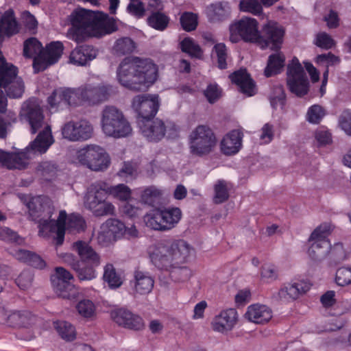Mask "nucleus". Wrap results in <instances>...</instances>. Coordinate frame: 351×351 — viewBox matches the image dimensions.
Masks as SVG:
<instances>
[{"instance_id":"41","label":"nucleus","mask_w":351,"mask_h":351,"mask_svg":"<svg viewBox=\"0 0 351 351\" xmlns=\"http://www.w3.org/2000/svg\"><path fill=\"white\" fill-rule=\"evenodd\" d=\"M135 48L134 41L129 37H123L117 40L113 47L118 56L132 53Z\"/></svg>"},{"instance_id":"9","label":"nucleus","mask_w":351,"mask_h":351,"mask_svg":"<svg viewBox=\"0 0 351 351\" xmlns=\"http://www.w3.org/2000/svg\"><path fill=\"white\" fill-rule=\"evenodd\" d=\"M215 145V134L206 125H198L189 136V148L193 155L197 156L208 155Z\"/></svg>"},{"instance_id":"64","label":"nucleus","mask_w":351,"mask_h":351,"mask_svg":"<svg viewBox=\"0 0 351 351\" xmlns=\"http://www.w3.org/2000/svg\"><path fill=\"white\" fill-rule=\"evenodd\" d=\"M339 125L341 129L348 135H351V112L344 111L339 117Z\"/></svg>"},{"instance_id":"21","label":"nucleus","mask_w":351,"mask_h":351,"mask_svg":"<svg viewBox=\"0 0 351 351\" xmlns=\"http://www.w3.org/2000/svg\"><path fill=\"white\" fill-rule=\"evenodd\" d=\"M237 321V313L234 308L222 311L216 316L212 322L213 330L218 332H226L232 329Z\"/></svg>"},{"instance_id":"42","label":"nucleus","mask_w":351,"mask_h":351,"mask_svg":"<svg viewBox=\"0 0 351 351\" xmlns=\"http://www.w3.org/2000/svg\"><path fill=\"white\" fill-rule=\"evenodd\" d=\"M104 280L111 289L118 288L123 283L121 278L117 274L115 268L111 264H107L104 267Z\"/></svg>"},{"instance_id":"26","label":"nucleus","mask_w":351,"mask_h":351,"mask_svg":"<svg viewBox=\"0 0 351 351\" xmlns=\"http://www.w3.org/2000/svg\"><path fill=\"white\" fill-rule=\"evenodd\" d=\"M272 317L271 309L265 305L254 304L248 307L245 317L255 324L267 322Z\"/></svg>"},{"instance_id":"19","label":"nucleus","mask_w":351,"mask_h":351,"mask_svg":"<svg viewBox=\"0 0 351 351\" xmlns=\"http://www.w3.org/2000/svg\"><path fill=\"white\" fill-rule=\"evenodd\" d=\"M66 219V213L61 210L57 220H40V234H43L46 230L55 233L53 239L56 245H61L64 242L65 234V223Z\"/></svg>"},{"instance_id":"63","label":"nucleus","mask_w":351,"mask_h":351,"mask_svg":"<svg viewBox=\"0 0 351 351\" xmlns=\"http://www.w3.org/2000/svg\"><path fill=\"white\" fill-rule=\"evenodd\" d=\"M57 169V165L49 161L42 162L38 167V170L41 171L43 176H53Z\"/></svg>"},{"instance_id":"10","label":"nucleus","mask_w":351,"mask_h":351,"mask_svg":"<svg viewBox=\"0 0 351 351\" xmlns=\"http://www.w3.org/2000/svg\"><path fill=\"white\" fill-rule=\"evenodd\" d=\"M229 31L230 40L233 43H237L241 40L256 43L260 33L258 21L250 17H243L231 23Z\"/></svg>"},{"instance_id":"35","label":"nucleus","mask_w":351,"mask_h":351,"mask_svg":"<svg viewBox=\"0 0 351 351\" xmlns=\"http://www.w3.org/2000/svg\"><path fill=\"white\" fill-rule=\"evenodd\" d=\"M56 294L63 299L75 300L79 296V291L71 282H60L53 286Z\"/></svg>"},{"instance_id":"49","label":"nucleus","mask_w":351,"mask_h":351,"mask_svg":"<svg viewBox=\"0 0 351 351\" xmlns=\"http://www.w3.org/2000/svg\"><path fill=\"white\" fill-rule=\"evenodd\" d=\"M241 11L259 15L262 13L263 8L258 0H241L239 3Z\"/></svg>"},{"instance_id":"18","label":"nucleus","mask_w":351,"mask_h":351,"mask_svg":"<svg viewBox=\"0 0 351 351\" xmlns=\"http://www.w3.org/2000/svg\"><path fill=\"white\" fill-rule=\"evenodd\" d=\"M112 319L119 326L133 330H141L145 327L143 319L125 308H118L111 311Z\"/></svg>"},{"instance_id":"11","label":"nucleus","mask_w":351,"mask_h":351,"mask_svg":"<svg viewBox=\"0 0 351 351\" xmlns=\"http://www.w3.org/2000/svg\"><path fill=\"white\" fill-rule=\"evenodd\" d=\"M182 213L180 208L157 210L147 214L144 221L148 228L155 230L165 231L172 229L180 220Z\"/></svg>"},{"instance_id":"3","label":"nucleus","mask_w":351,"mask_h":351,"mask_svg":"<svg viewBox=\"0 0 351 351\" xmlns=\"http://www.w3.org/2000/svg\"><path fill=\"white\" fill-rule=\"evenodd\" d=\"M53 138L49 126L38 134L24 150L20 152H6L0 149V163L9 169H25L29 160L47 152L53 144Z\"/></svg>"},{"instance_id":"55","label":"nucleus","mask_w":351,"mask_h":351,"mask_svg":"<svg viewBox=\"0 0 351 351\" xmlns=\"http://www.w3.org/2000/svg\"><path fill=\"white\" fill-rule=\"evenodd\" d=\"M78 313L84 317H90L94 315L95 306L89 300H83L77 305Z\"/></svg>"},{"instance_id":"50","label":"nucleus","mask_w":351,"mask_h":351,"mask_svg":"<svg viewBox=\"0 0 351 351\" xmlns=\"http://www.w3.org/2000/svg\"><path fill=\"white\" fill-rule=\"evenodd\" d=\"M325 115L324 108L319 105H314L311 106L306 114L307 121L311 123H319L321 119Z\"/></svg>"},{"instance_id":"31","label":"nucleus","mask_w":351,"mask_h":351,"mask_svg":"<svg viewBox=\"0 0 351 351\" xmlns=\"http://www.w3.org/2000/svg\"><path fill=\"white\" fill-rule=\"evenodd\" d=\"M311 243L308 248V255L311 258L316 262L324 260L329 252L330 243L328 239L308 240Z\"/></svg>"},{"instance_id":"13","label":"nucleus","mask_w":351,"mask_h":351,"mask_svg":"<svg viewBox=\"0 0 351 351\" xmlns=\"http://www.w3.org/2000/svg\"><path fill=\"white\" fill-rule=\"evenodd\" d=\"M92 10L79 8L74 10L69 16L71 27L69 29L71 38L77 43L87 39V31L93 14Z\"/></svg>"},{"instance_id":"38","label":"nucleus","mask_w":351,"mask_h":351,"mask_svg":"<svg viewBox=\"0 0 351 351\" xmlns=\"http://www.w3.org/2000/svg\"><path fill=\"white\" fill-rule=\"evenodd\" d=\"M27 208L32 215L40 216V214L45 212L49 208L48 198L42 196L34 197L27 204Z\"/></svg>"},{"instance_id":"17","label":"nucleus","mask_w":351,"mask_h":351,"mask_svg":"<svg viewBox=\"0 0 351 351\" xmlns=\"http://www.w3.org/2000/svg\"><path fill=\"white\" fill-rule=\"evenodd\" d=\"M93 133V124L86 119H81L76 122L68 121L62 128L63 138L72 142L88 140L92 138Z\"/></svg>"},{"instance_id":"27","label":"nucleus","mask_w":351,"mask_h":351,"mask_svg":"<svg viewBox=\"0 0 351 351\" xmlns=\"http://www.w3.org/2000/svg\"><path fill=\"white\" fill-rule=\"evenodd\" d=\"M242 136L239 130H232L223 137L221 143V149L226 155L237 153L241 146Z\"/></svg>"},{"instance_id":"44","label":"nucleus","mask_w":351,"mask_h":351,"mask_svg":"<svg viewBox=\"0 0 351 351\" xmlns=\"http://www.w3.org/2000/svg\"><path fill=\"white\" fill-rule=\"evenodd\" d=\"M54 327L63 339L68 341L75 339V330L70 323L64 321L56 322L54 323Z\"/></svg>"},{"instance_id":"37","label":"nucleus","mask_w":351,"mask_h":351,"mask_svg":"<svg viewBox=\"0 0 351 351\" xmlns=\"http://www.w3.org/2000/svg\"><path fill=\"white\" fill-rule=\"evenodd\" d=\"M180 47L182 52L187 53L191 58H200L203 55L200 46L190 37L184 38L180 43Z\"/></svg>"},{"instance_id":"60","label":"nucleus","mask_w":351,"mask_h":351,"mask_svg":"<svg viewBox=\"0 0 351 351\" xmlns=\"http://www.w3.org/2000/svg\"><path fill=\"white\" fill-rule=\"evenodd\" d=\"M314 136L319 146H326L332 143L331 134L324 129L317 130Z\"/></svg>"},{"instance_id":"20","label":"nucleus","mask_w":351,"mask_h":351,"mask_svg":"<svg viewBox=\"0 0 351 351\" xmlns=\"http://www.w3.org/2000/svg\"><path fill=\"white\" fill-rule=\"evenodd\" d=\"M287 85L289 88H309L308 79L297 58L287 66Z\"/></svg>"},{"instance_id":"33","label":"nucleus","mask_w":351,"mask_h":351,"mask_svg":"<svg viewBox=\"0 0 351 351\" xmlns=\"http://www.w3.org/2000/svg\"><path fill=\"white\" fill-rule=\"evenodd\" d=\"M285 64V57L282 53H272L268 57L264 70L265 75L269 77L281 73Z\"/></svg>"},{"instance_id":"23","label":"nucleus","mask_w":351,"mask_h":351,"mask_svg":"<svg viewBox=\"0 0 351 351\" xmlns=\"http://www.w3.org/2000/svg\"><path fill=\"white\" fill-rule=\"evenodd\" d=\"M82 90V101L89 105H96L108 101L116 95L112 89H75Z\"/></svg>"},{"instance_id":"12","label":"nucleus","mask_w":351,"mask_h":351,"mask_svg":"<svg viewBox=\"0 0 351 351\" xmlns=\"http://www.w3.org/2000/svg\"><path fill=\"white\" fill-rule=\"evenodd\" d=\"M19 117L21 120H25L29 123L32 134L36 133L41 128H43L41 131L43 132L47 126L51 128L45 121V116L40 102L35 98L29 99L23 104Z\"/></svg>"},{"instance_id":"14","label":"nucleus","mask_w":351,"mask_h":351,"mask_svg":"<svg viewBox=\"0 0 351 351\" xmlns=\"http://www.w3.org/2000/svg\"><path fill=\"white\" fill-rule=\"evenodd\" d=\"M160 105L156 94H141L132 100L131 107L137 114L139 121L154 118Z\"/></svg>"},{"instance_id":"1","label":"nucleus","mask_w":351,"mask_h":351,"mask_svg":"<svg viewBox=\"0 0 351 351\" xmlns=\"http://www.w3.org/2000/svg\"><path fill=\"white\" fill-rule=\"evenodd\" d=\"M158 77V66L149 58L126 57L121 61L117 69L119 82L124 88H136V84L149 88L155 83Z\"/></svg>"},{"instance_id":"22","label":"nucleus","mask_w":351,"mask_h":351,"mask_svg":"<svg viewBox=\"0 0 351 351\" xmlns=\"http://www.w3.org/2000/svg\"><path fill=\"white\" fill-rule=\"evenodd\" d=\"M231 8L228 2L217 1L206 7V16L210 22H222L230 16Z\"/></svg>"},{"instance_id":"29","label":"nucleus","mask_w":351,"mask_h":351,"mask_svg":"<svg viewBox=\"0 0 351 351\" xmlns=\"http://www.w3.org/2000/svg\"><path fill=\"white\" fill-rule=\"evenodd\" d=\"M308 289V286L302 282L288 284L279 290L278 298L280 300H296L304 294Z\"/></svg>"},{"instance_id":"40","label":"nucleus","mask_w":351,"mask_h":351,"mask_svg":"<svg viewBox=\"0 0 351 351\" xmlns=\"http://www.w3.org/2000/svg\"><path fill=\"white\" fill-rule=\"evenodd\" d=\"M214 195L213 202L215 204H220L226 202L230 197L228 183L224 180H218L214 185Z\"/></svg>"},{"instance_id":"62","label":"nucleus","mask_w":351,"mask_h":351,"mask_svg":"<svg viewBox=\"0 0 351 351\" xmlns=\"http://www.w3.org/2000/svg\"><path fill=\"white\" fill-rule=\"evenodd\" d=\"M22 22L25 29L29 31L35 30L38 26V21L35 16L29 11H25L22 14Z\"/></svg>"},{"instance_id":"61","label":"nucleus","mask_w":351,"mask_h":351,"mask_svg":"<svg viewBox=\"0 0 351 351\" xmlns=\"http://www.w3.org/2000/svg\"><path fill=\"white\" fill-rule=\"evenodd\" d=\"M130 1L127 6V12L137 18H142L145 15V10L141 1Z\"/></svg>"},{"instance_id":"46","label":"nucleus","mask_w":351,"mask_h":351,"mask_svg":"<svg viewBox=\"0 0 351 351\" xmlns=\"http://www.w3.org/2000/svg\"><path fill=\"white\" fill-rule=\"evenodd\" d=\"M213 56H215L217 58V66L220 69H226L227 68V57L228 49L224 43H217L213 48Z\"/></svg>"},{"instance_id":"57","label":"nucleus","mask_w":351,"mask_h":351,"mask_svg":"<svg viewBox=\"0 0 351 351\" xmlns=\"http://www.w3.org/2000/svg\"><path fill=\"white\" fill-rule=\"evenodd\" d=\"M315 44L317 47L324 49H330L335 45V40L326 32H322L317 35Z\"/></svg>"},{"instance_id":"28","label":"nucleus","mask_w":351,"mask_h":351,"mask_svg":"<svg viewBox=\"0 0 351 351\" xmlns=\"http://www.w3.org/2000/svg\"><path fill=\"white\" fill-rule=\"evenodd\" d=\"M64 51L63 43L60 41H52L46 45L40 55V60L47 64L56 63L61 58Z\"/></svg>"},{"instance_id":"8","label":"nucleus","mask_w":351,"mask_h":351,"mask_svg":"<svg viewBox=\"0 0 351 351\" xmlns=\"http://www.w3.org/2000/svg\"><path fill=\"white\" fill-rule=\"evenodd\" d=\"M79 162L94 171H104L110 164V158L106 151L97 145H88L77 154Z\"/></svg>"},{"instance_id":"53","label":"nucleus","mask_w":351,"mask_h":351,"mask_svg":"<svg viewBox=\"0 0 351 351\" xmlns=\"http://www.w3.org/2000/svg\"><path fill=\"white\" fill-rule=\"evenodd\" d=\"M73 280L74 277L70 271L62 267H58L56 268V276L52 278L51 281L53 286H55L58 282L62 281L64 282H71L70 281Z\"/></svg>"},{"instance_id":"32","label":"nucleus","mask_w":351,"mask_h":351,"mask_svg":"<svg viewBox=\"0 0 351 351\" xmlns=\"http://www.w3.org/2000/svg\"><path fill=\"white\" fill-rule=\"evenodd\" d=\"M231 83L237 88H256V83L246 68L241 67L228 75Z\"/></svg>"},{"instance_id":"34","label":"nucleus","mask_w":351,"mask_h":351,"mask_svg":"<svg viewBox=\"0 0 351 351\" xmlns=\"http://www.w3.org/2000/svg\"><path fill=\"white\" fill-rule=\"evenodd\" d=\"M0 23L5 36L10 37L19 33V25L12 10L4 12L0 19Z\"/></svg>"},{"instance_id":"30","label":"nucleus","mask_w":351,"mask_h":351,"mask_svg":"<svg viewBox=\"0 0 351 351\" xmlns=\"http://www.w3.org/2000/svg\"><path fill=\"white\" fill-rule=\"evenodd\" d=\"M43 46L41 43L34 37L27 38L23 43V56L27 58H34V68L37 69L39 65V60L43 52Z\"/></svg>"},{"instance_id":"51","label":"nucleus","mask_w":351,"mask_h":351,"mask_svg":"<svg viewBox=\"0 0 351 351\" xmlns=\"http://www.w3.org/2000/svg\"><path fill=\"white\" fill-rule=\"evenodd\" d=\"M335 282L339 286H346L351 283V268L341 267L337 270Z\"/></svg>"},{"instance_id":"45","label":"nucleus","mask_w":351,"mask_h":351,"mask_svg":"<svg viewBox=\"0 0 351 351\" xmlns=\"http://www.w3.org/2000/svg\"><path fill=\"white\" fill-rule=\"evenodd\" d=\"M183 265L178 264L175 266V268L167 271L169 272L170 277L176 282L187 281L192 276L191 270Z\"/></svg>"},{"instance_id":"7","label":"nucleus","mask_w":351,"mask_h":351,"mask_svg":"<svg viewBox=\"0 0 351 351\" xmlns=\"http://www.w3.org/2000/svg\"><path fill=\"white\" fill-rule=\"evenodd\" d=\"M138 125L141 134L149 142H159L165 136L169 139L179 136L180 128L171 121L165 122L158 118H151L138 121Z\"/></svg>"},{"instance_id":"2","label":"nucleus","mask_w":351,"mask_h":351,"mask_svg":"<svg viewBox=\"0 0 351 351\" xmlns=\"http://www.w3.org/2000/svg\"><path fill=\"white\" fill-rule=\"evenodd\" d=\"M71 250L79 256L71 253L60 254L62 261L75 271L80 280H90L95 277V267L101 263V256L90 244L77 240L71 244Z\"/></svg>"},{"instance_id":"36","label":"nucleus","mask_w":351,"mask_h":351,"mask_svg":"<svg viewBox=\"0 0 351 351\" xmlns=\"http://www.w3.org/2000/svg\"><path fill=\"white\" fill-rule=\"evenodd\" d=\"M330 265L335 266L344 261L348 254L343 248V244L341 243H335L330 249L327 255Z\"/></svg>"},{"instance_id":"58","label":"nucleus","mask_w":351,"mask_h":351,"mask_svg":"<svg viewBox=\"0 0 351 351\" xmlns=\"http://www.w3.org/2000/svg\"><path fill=\"white\" fill-rule=\"evenodd\" d=\"M0 239L17 244H21L23 241V239L16 232L8 228H0Z\"/></svg>"},{"instance_id":"4","label":"nucleus","mask_w":351,"mask_h":351,"mask_svg":"<svg viewBox=\"0 0 351 351\" xmlns=\"http://www.w3.org/2000/svg\"><path fill=\"white\" fill-rule=\"evenodd\" d=\"M191 252L190 245L183 240L162 241L149 249L152 263L159 269L167 271L178 264H184Z\"/></svg>"},{"instance_id":"56","label":"nucleus","mask_w":351,"mask_h":351,"mask_svg":"<svg viewBox=\"0 0 351 351\" xmlns=\"http://www.w3.org/2000/svg\"><path fill=\"white\" fill-rule=\"evenodd\" d=\"M66 92L64 89H54L52 94L48 97V104L51 108L56 107L60 103H66Z\"/></svg>"},{"instance_id":"47","label":"nucleus","mask_w":351,"mask_h":351,"mask_svg":"<svg viewBox=\"0 0 351 351\" xmlns=\"http://www.w3.org/2000/svg\"><path fill=\"white\" fill-rule=\"evenodd\" d=\"M182 28L186 32H191L197 28L198 25V16L196 14L190 12H184L180 18Z\"/></svg>"},{"instance_id":"52","label":"nucleus","mask_w":351,"mask_h":351,"mask_svg":"<svg viewBox=\"0 0 351 351\" xmlns=\"http://www.w3.org/2000/svg\"><path fill=\"white\" fill-rule=\"evenodd\" d=\"M161 195L160 191L154 186L145 189L141 195L142 200L149 205H152Z\"/></svg>"},{"instance_id":"6","label":"nucleus","mask_w":351,"mask_h":351,"mask_svg":"<svg viewBox=\"0 0 351 351\" xmlns=\"http://www.w3.org/2000/svg\"><path fill=\"white\" fill-rule=\"evenodd\" d=\"M108 189V184L101 181L92 184L87 189L84 206L96 217L114 215V206L106 201Z\"/></svg>"},{"instance_id":"15","label":"nucleus","mask_w":351,"mask_h":351,"mask_svg":"<svg viewBox=\"0 0 351 351\" xmlns=\"http://www.w3.org/2000/svg\"><path fill=\"white\" fill-rule=\"evenodd\" d=\"M285 33L282 26L276 22L269 21L263 26L262 33H259L256 43L263 49L269 48L278 51L281 48Z\"/></svg>"},{"instance_id":"25","label":"nucleus","mask_w":351,"mask_h":351,"mask_svg":"<svg viewBox=\"0 0 351 351\" xmlns=\"http://www.w3.org/2000/svg\"><path fill=\"white\" fill-rule=\"evenodd\" d=\"M135 293L145 295L151 292L154 287V279L147 273L136 270L134 274V280L131 281Z\"/></svg>"},{"instance_id":"39","label":"nucleus","mask_w":351,"mask_h":351,"mask_svg":"<svg viewBox=\"0 0 351 351\" xmlns=\"http://www.w3.org/2000/svg\"><path fill=\"white\" fill-rule=\"evenodd\" d=\"M147 21L151 27L158 31H164L168 26L169 18L165 14L156 11L152 12Z\"/></svg>"},{"instance_id":"5","label":"nucleus","mask_w":351,"mask_h":351,"mask_svg":"<svg viewBox=\"0 0 351 351\" xmlns=\"http://www.w3.org/2000/svg\"><path fill=\"white\" fill-rule=\"evenodd\" d=\"M103 132L114 138H125L132 134V128L123 111L113 105L104 107L101 112Z\"/></svg>"},{"instance_id":"24","label":"nucleus","mask_w":351,"mask_h":351,"mask_svg":"<svg viewBox=\"0 0 351 351\" xmlns=\"http://www.w3.org/2000/svg\"><path fill=\"white\" fill-rule=\"evenodd\" d=\"M97 50L91 45H83L76 47L70 54V61L77 65H85L97 56Z\"/></svg>"},{"instance_id":"16","label":"nucleus","mask_w":351,"mask_h":351,"mask_svg":"<svg viewBox=\"0 0 351 351\" xmlns=\"http://www.w3.org/2000/svg\"><path fill=\"white\" fill-rule=\"evenodd\" d=\"M117 29L116 21L113 18H110L108 14L103 12L93 11L86 32L87 39L92 37L101 38Z\"/></svg>"},{"instance_id":"59","label":"nucleus","mask_w":351,"mask_h":351,"mask_svg":"<svg viewBox=\"0 0 351 351\" xmlns=\"http://www.w3.org/2000/svg\"><path fill=\"white\" fill-rule=\"evenodd\" d=\"M34 275L29 271H23L16 280L17 285L21 289H27L32 286Z\"/></svg>"},{"instance_id":"43","label":"nucleus","mask_w":351,"mask_h":351,"mask_svg":"<svg viewBox=\"0 0 351 351\" xmlns=\"http://www.w3.org/2000/svg\"><path fill=\"white\" fill-rule=\"evenodd\" d=\"M103 228L112 234L115 240L122 236L126 230L125 224L115 219H108L103 223Z\"/></svg>"},{"instance_id":"54","label":"nucleus","mask_w":351,"mask_h":351,"mask_svg":"<svg viewBox=\"0 0 351 351\" xmlns=\"http://www.w3.org/2000/svg\"><path fill=\"white\" fill-rule=\"evenodd\" d=\"M286 96L283 89H274L269 95L271 107L276 109L278 106L283 107L285 104Z\"/></svg>"},{"instance_id":"48","label":"nucleus","mask_w":351,"mask_h":351,"mask_svg":"<svg viewBox=\"0 0 351 351\" xmlns=\"http://www.w3.org/2000/svg\"><path fill=\"white\" fill-rule=\"evenodd\" d=\"M108 193L122 201L128 200L131 195L130 189L123 184L114 186L108 185Z\"/></svg>"}]
</instances>
